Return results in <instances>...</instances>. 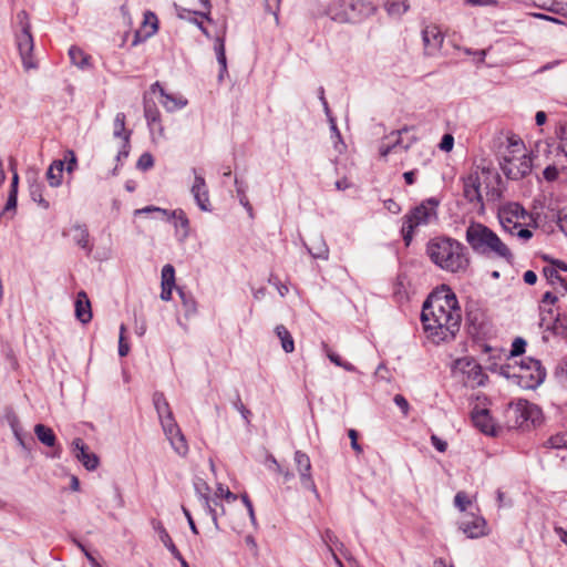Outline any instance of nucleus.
I'll use <instances>...</instances> for the list:
<instances>
[{
    "mask_svg": "<svg viewBox=\"0 0 567 567\" xmlns=\"http://www.w3.org/2000/svg\"><path fill=\"white\" fill-rule=\"evenodd\" d=\"M20 31L16 34L17 47L25 70L34 69L37 65L32 60L33 38L30 32L31 25L28 13L22 10L17 14Z\"/></svg>",
    "mask_w": 567,
    "mask_h": 567,
    "instance_id": "nucleus-6",
    "label": "nucleus"
},
{
    "mask_svg": "<svg viewBox=\"0 0 567 567\" xmlns=\"http://www.w3.org/2000/svg\"><path fill=\"white\" fill-rule=\"evenodd\" d=\"M321 538H322L323 543L327 545L329 551H330V548H333V546H337V545L342 546V544L339 542L338 537L329 529H327L322 534Z\"/></svg>",
    "mask_w": 567,
    "mask_h": 567,
    "instance_id": "nucleus-48",
    "label": "nucleus"
},
{
    "mask_svg": "<svg viewBox=\"0 0 567 567\" xmlns=\"http://www.w3.org/2000/svg\"><path fill=\"white\" fill-rule=\"evenodd\" d=\"M293 460L301 485L318 496V489L311 475V462L309 456L301 451H296Z\"/></svg>",
    "mask_w": 567,
    "mask_h": 567,
    "instance_id": "nucleus-14",
    "label": "nucleus"
},
{
    "mask_svg": "<svg viewBox=\"0 0 567 567\" xmlns=\"http://www.w3.org/2000/svg\"><path fill=\"white\" fill-rule=\"evenodd\" d=\"M153 165H154V159L150 153H143L136 163V167L141 171H147L151 167H153Z\"/></svg>",
    "mask_w": 567,
    "mask_h": 567,
    "instance_id": "nucleus-46",
    "label": "nucleus"
},
{
    "mask_svg": "<svg viewBox=\"0 0 567 567\" xmlns=\"http://www.w3.org/2000/svg\"><path fill=\"white\" fill-rule=\"evenodd\" d=\"M225 33L226 30L221 32V34H218L215 39L214 50L216 53L217 62L220 66L219 70V80H223L224 75L227 73V59H226V51H225Z\"/></svg>",
    "mask_w": 567,
    "mask_h": 567,
    "instance_id": "nucleus-25",
    "label": "nucleus"
},
{
    "mask_svg": "<svg viewBox=\"0 0 567 567\" xmlns=\"http://www.w3.org/2000/svg\"><path fill=\"white\" fill-rule=\"evenodd\" d=\"M327 357L329 358V360L334 363L338 367H341L343 368L344 370L349 371V372H353L355 371V368L353 364H351L350 362H347V361H343L339 354H337L336 352L331 351V350H327Z\"/></svg>",
    "mask_w": 567,
    "mask_h": 567,
    "instance_id": "nucleus-40",
    "label": "nucleus"
},
{
    "mask_svg": "<svg viewBox=\"0 0 567 567\" xmlns=\"http://www.w3.org/2000/svg\"><path fill=\"white\" fill-rule=\"evenodd\" d=\"M515 377L522 380L524 388L534 389L545 380L546 371L538 360L527 358L522 360L519 371L515 373Z\"/></svg>",
    "mask_w": 567,
    "mask_h": 567,
    "instance_id": "nucleus-9",
    "label": "nucleus"
},
{
    "mask_svg": "<svg viewBox=\"0 0 567 567\" xmlns=\"http://www.w3.org/2000/svg\"><path fill=\"white\" fill-rule=\"evenodd\" d=\"M235 184L237 185V194H238V197H239V203L246 208V210L248 212L249 216L252 217L254 216V209H252V206L250 205L247 196H246V193H245V189L241 187V185H239L238 181L236 179L235 181Z\"/></svg>",
    "mask_w": 567,
    "mask_h": 567,
    "instance_id": "nucleus-44",
    "label": "nucleus"
},
{
    "mask_svg": "<svg viewBox=\"0 0 567 567\" xmlns=\"http://www.w3.org/2000/svg\"><path fill=\"white\" fill-rule=\"evenodd\" d=\"M179 299L183 301L185 307V315L189 316L196 311L195 301L193 299H188L179 289Z\"/></svg>",
    "mask_w": 567,
    "mask_h": 567,
    "instance_id": "nucleus-52",
    "label": "nucleus"
},
{
    "mask_svg": "<svg viewBox=\"0 0 567 567\" xmlns=\"http://www.w3.org/2000/svg\"><path fill=\"white\" fill-rule=\"evenodd\" d=\"M499 164L504 175L511 179H520L532 171V158L528 154L502 158Z\"/></svg>",
    "mask_w": 567,
    "mask_h": 567,
    "instance_id": "nucleus-12",
    "label": "nucleus"
},
{
    "mask_svg": "<svg viewBox=\"0 0 567 567\" xmlns=\"http://www.w3.org/2000/svg\"><path fill=\"white\" fill-rule=\"evenodd\" d=\"M547 444L551 449H567V433H559L550 436Z\"/></svg>",
    "mask_w": 567,
    "mask_h": 567,
    "instance_id": "nucleus-41",
    "label": "nucleus"
},
{
    "mask_svg": "<svg viewBox=\"0 0 567 567\" xmlns=\"http://www.w3.org/2000/svg\"><path fill=\"white\" fill-rule=\"evenodd\" d=\"M528 214L517 203H509L504 205L498 212V219L503 229L509 235H515V225L518 223H526Z\"/></svg>",
    "mask_w": 567,
    "mask_h": 567,
    "instance_id": "nucleus-10",
    "label": "nucleus"
},
{
    "mask_svg": "<svg viewBox=\"0 0 567 567\" xmlns=\"http://www.w3.org/2000/svg\"><path fill=\"white\" fill-rule=\"evenodd\" d=\"M75 317L82 323H87L92 319L91 303L84 291H80L76 296Z\"/></svg>",
    "mask_w": 567,
    "mask_h": 567,
    "instance_id": "nucleus-23",
    "label": "nucleus"
},
{
    "mask_svg": "<svg viewBox=\"0 0 567 567\" xmlns=\"http://www.w3.org/2000/svg\"><path fill=\"white\" fill-rule=\"evenodd\" d=\"M63 161H53L47 171V178L52 187H58L62 183Z\"/></svg>",
    "mask_w": 567,
    "mask_h": 567,
    "instance_id": "nucleus-29",
    "label": "nucleus"
},
{
    "mask_svg": "<svg viewBox=\"0 0 567 567\" xmlns=\"http://www.w3.org/2000/svg\"><path fill=\"white\" fill-rule=\"evenodd\" d=\"M516 411L520 412V415L527 421V420H532L533 422L535 421V417H534V414H537L538 413V409L533 405V404H529L528 402H519L517 404V409Z\"/></svg>",
    "mask_w": 567,
    "mask_h": 567,
    "instance_id": "nucleus-38",
    "label": "nucleus"
},
{
    "mask_svg": "<svg viewBox=\"0 0 567 567\" xmlns=\"http://www.w3.org/2000/svg\"><path fill=\"white\" fill-rule=\"evenodd\" d=\"M460 529L468 538H478L486 535V522L476 515H465L460 523Z\"/></svg>",
    "mask_w": 567,
    "mask_h": 567,
    "instance_id": "nucleus-16",
    "label": "nucleus"
},
{
    "mask_svg": "<svg viewBox=\"0 0 567 567\" xmlns=\"http://www.w3.org/2000/svg\"><path fill=\"white\" fill-rule=\"evenodd\" d=\"M153 403L158 414L163 432L169 441L172 447L176 450L177 447L175 445V436L177 435V430L174 413L162 392H155L153 394Z\"/></svg>",
    "mask_w": 567,
    "mask_h": 567,
    "instance_id": "nucleus-8",
    "label": "nucleus"
},
{
    "mask_svg": "<svg viewBox=\"0 0 567 567\" xmlns=\"http://www.w3.org/2000/svg\"><path fill=\"white\" fill-rule=\"evenodd\" d=\"M527 154L524 142L516 135H511L507 137V144L505 151L503 152L502 158H508L513 155L517 157V155Z\"/></svg>",
    "mask_w": 567,
    "mask_h": 567,
    "instance_id": "nucleus-27",
    "label": "nucleus"
},
{
    "mask_svg": "<svg viewBox=\"0 0 567 567\" xmlns=\"http://www.w3.org/2000/svg\"><path fill=\"white\" fill-rule=\"evenodd\" d=\"M439 205L436 198H427L403 217L402 234L406 245L412 240L416 227L437 220Z\"/></svg>",
    "mask_w": 567,
    "mask_h": 567,
    "instance_id": "nucleus-4",
    "label": "nucleus"
},
{
    "mask_svg": "<svg viewBox=\"0 0 567 567\" xmlns=\"http://www.w3.org/2000/svg\"><path fill=\"white\" fill-rule=\"evenodd\" d=\"M465 239L477 255L509 265L514 262L515 257L509 246L484 224L472 221L466 228Z\"/></svg>",
    "mask_w": 567,
    "mask_h": 567,
    "instance_id": "nucleus-3",
    "label": "nucleus"
},
{
    "mask_svg": "<svg viewBox=\"0 0 567 567\" xmlns=\"http://www.w3.org/2000/svg\"><path fill=\"white\" fill-rule=\"evenodd\" d=\"M30 195L31 198L37 202L43 208H49V203L42 196V185L41 184H32L30 185Z\"/></svg>",
    "mask_w": 567,
    "mask_h": 567,
    "instance_id": "nucleus-39",
    "label": "nucleus"
},
{
    "mask_svg": "<svg viewBox=\"0 0 567 567\" xmlns=\"http://www.w3.org/2000/svg\"><path fill=\"white\" fill-rule=\"evenodd\" d=\"M190 192L194 196V199L198 207L204 210H210V202L208 189L205 183V179L202 176H195L194 183L192 185Z\"/></svg>",
    "mask_w": 567,
    "mask_h": 567,
    "instance_id": "nucleus-18",
    "label": "nucleus"
},
{
    "mask_svg": "<svg viewBox=\"0 0 567 567\" xmlns=\"http://www.w3.org/2000/svg\"><path fill=\"white\" fill-rule=\"evenodd\" d=\"M153 528L158 534L161 542L177 557V548L161 522L153 520Z\"/></svg>",
    "mask_w": 567,
    "mask_h": 567,
    "instance_id": "nucleus-32",
    "label": "nucleus"
},
{
    "mask_svg": "<svg viewBox=\"0 0 567 567\" xmlns=\"http://www.w3.org/2000/svg\"><path fill=\"white\" fill-rule=\"evenodd\" d=\"M34 433H35L38 440L42 444L50 446V447L55 445L56 436H55L54 432L52 431V429H50L43 424H37L34 426Z\"/></svg>",
    "mask_w": 567,
    "mask_h": 567,
    "instance_id": "nucleus-30",
    "label": "nucleus"
},
{
    "mask_svg": "<svg viewBox=\"0 0 567 567\" xmlns=\"http://www.w3.org/2000/svg\"><path fill=\"white\" fill-rule=\"evenodd\" d=\"M431 442L439 452H445L447 449V443L436 435L431 436Z\"/></svg>",
    "mask_w": 567,
    "mask_h": 567,
    "instance_id": "nucleus-61",
    "label": "nucleus"
},
{
    "mask_svg": "<svg viewBox=\"0 0 567 567\" xmlns=\"http://www.w3.org/2000/svg\"><path fill=\"white\" fill-rule=\"evenodd\" d=\"M526 223H518L515 225V235L522 241L526 243L533 237V233L525 227Z\"/></svg>",
    "mask_w": 567,
    "mask_h": 567,
    "instance_id": "nucleus-45",
    "label": "nucleus"
},
{
    "mask_svg": "<svg viewBox=\"0 0 567 567\" xmlns=\"http://www.w3.org/2000/svg\"><path fill=\"white\" fill-rule=\"evenodd\" d=\"M348 435L351 440V447L357 452V453H362V447L361 445L358 443V432L353 429L349 430L348 432Z\"/></svg>",
    "mask_w": 567,
    "mask_h": 567,
    "instance_id": "nucleus-59",
    "label": "nucleus"
},
{
    "mask_svg": "<svg viewBox=\"0 0 567 567\" xmlns=\"http://www.w3.org/2000/svg\"><path fill=\"white\" fill-rule=\"evenodd\" d=\"M557 223L560 230L567 236V207L559 212Z\"/></svg>",
    "mask_w": 567,
    "mask_h": 567,
    "instance_id": "nucleus-57",
    "label": "nucleus"
},
{
    "mask_svg": "<svg viewBox=\"0 0 567 567\" xmlns=\"http://www.w3.org/2000/svg\"><path fill=\"white\" fill-rule=\"evenodd\" d=\"M410 8L408 0H393L385 3V9L391 16H401Z\"/></svg>",
    "mask_w": 567,
    "mask_h": 567,
    "instance_id": "nucleus-35",
    "label": "nucleus"
},
{
    "mask_svg": "<svg viewBox=\"0 0 567 567\" xmlns=\"http://www.w3.org/2000/svg\"><path fill=\"white\" fill-rule=\"evenodd\" d=\"M526 341L523 338H516L512 343L511 355L518 357L525 352Z\"/></svg>",
    "mask_w": 567,
    "mask_h": 567,
    "instance_id": "nucleus-49",
    "label": "nucleus"
},
{
    "mask_svg": "<svg viewBox=\"0 0 567 567\" xmlns=\"http://www.w3.org/2000/svg\"><path fill=\"white\" fill-rule=\"evenodd\" d=\"M130 148H131L130 141L123 142L122 147L116 155V161L121 162L122 159H125L130 154Z\"/></svg>",
    "mask_w": 567,
    "mask_h": 567,
    "instance_id": "nucleus-60",
    "label": "nucleus"
},
{
    "mask_svg": "<svg viewBox=\"0 0 567 567\" xmlns=\"http://www.w3.org/2000/svg\"><path fill=\"white\" fill-rule=\"evenodd\" d=\"M410 128L408 126L402 127L401 130L393 131L389 135H386L379 145V153L381 157H386L391 152L395 151L398 147L408 151L412 143L416 141V137H412L411 141L406 144H403L402 134L408 133Z\"/></svg>",
    "mask_w": 567,
    "mask_h": 567,
    "instance_id": "nucleus-13",
    "label": "nucleus"
},
{
    "mask_svg": "<svg viewBox=\"0 0 567 567\" xmlns=\"http://www.w3.org/2000/svg\"><path fill=\"white\" fill-rule=\"evenodd\" d=\"M269 462L274 466L275 471L284 476L286 482H289L290 480L293 478V474L288 470H284L274 456L269 457Z\"/></svg>",
    "mask_w": 567,
    "mask_h": 567,
    "instance_id": "nucleus-50",
    "label": "nucleus"
},
{
    "mask_svg": "<svg viewBox=\"0 0 567 567\" xmlns=\"http://www.w3.org/2000/svg\"><path fill=\"white\" fill-rule=\"evenodd\" d=\"M393 400H394V403L401 409L403 414L408 415L410 405H409V402L406 401V399L401 394H396Z\"/></svg>",
    "mask_w": 567,
    "mask_h": 567,
    "instance_id": "nucleus-56",
    "label": "nucleus"
},
{
    "mask_svg": "<svg viewBox=\"0 0 567 567\" xmlns=\"http://www.w3.org/2000/svg\"><path fill=\"white\" fill-rule=\"evenodd\" d=\"M72 238L74 243L90 255L93 250V246L90 244V234L86 225L75 224L71 228Z\"/></svg>",
    "mask_w": 567,
    "mask_h": 567,
    "instance_id": "nucleus-24",
    "label": "nucleus"
},
{
    "mask_svg": "<svg viewBox=\"0 0 567 567\" xmlns=\"http://www.w3.org/2000/svg\"><path fill=\"white\" fill-rule=\"evenodd\" d=\"M158 95L159 102L168 112H173L177 107V100L167 95L158 82L151 86V91L144 95V116L151 127L157 122L159 112L156 107L153 96Z\"/></svg>",
    "mask_w": 567,
    "mask_h": 567,
    "instance_id": "nucleus-7",
    "label": "nucleus"
},
{
    "mask_svg": "<svg viewBox=\"0 0 567 567\" xmlns=\"http://www.w3.org/2000/svg\"><path fill=\"white\" fill-rule=\"evenodd\" d=\"M374 12V4L364 0H337L328 9L330 18L340 23L355 22Z\"/></svg>",
    "mask_w": 567,
    "mask_h": 567,
    "instance_id": "nucleus-5",
    "label": "nucleus"
},
{
    "mask_svg": "<svg viewBox=\"0 0 567 567\" xmlns=\"http://www.w3.org/2000/svg\"><path fill=\"white\" fill-rule=\"evenodd\" d=\"M243 502H244L245 506L247 507L251 523L256 524V516H255L252 503L250 502L249 497L247 495H243Z\"/></svg>",
    "mask_w": 567,
    "mask_h": 567,
    "instance_id": "nucleus-62",
    "label": "nucleus"
},
{
    "mask_svg": "<svg viewBox=\"0 0 567 567\" xmlns=\"http://www.w3.org/2000/svg\"><path fill=\"white\" fill-rule=\"evenodd\" d=\"M161 279V299L168 301L172 299V290L175 287V268L173 265L167 264L163 267Z\"/></svg>",
    "mask_w": 567,
    "mask_h": 567,
    "instance_id": "nucleus-21",
    "label": "nucleus"
},
{
    "mask_svg": "<svg viewBox=\"0 0 567 567\" xmlns=\"http://www.w3.org/2000/svg\"><path fill=\"white\" fill-rule=\"evenodd\" d=\"M455 370L465 375V384L475 388L484 385L487 375L483 372L482 367L472 358L465 357L455 361Z\"/></svg>",
    "mask_w": 567,
    "mask_h": 567,
    "instance_id": "nucleus-11",
    "label": "nucleus"
},
{
    "mask_svg": "<svg viewBox=\"0 0 567 567\" xmlns=\"http://www.w3.org/2000/svg\"><path fill=\"white\" fill-rule=\"evenodd\" d=\"M543 174H544V177H545V179H546V181H548V182H553V181L557 179V177H558V175H559V172H558V169H557V167H556V166H554V165H548V166L544 169Z\"/></svg>",
    "mask_w": 567,
    "mask_h": 567,
    "instance_id": "nucleus-55",
    "label": "nucleus"
},
{
    "mask_svg": "<svg viewBox=\"0 0 567 567\" xmlns=\"http://www.w3.org/2000/svg\"><path fill=\"white\" fill-rule=\"evenodd\" d=\"M202 6V10L195 11V14L200 16L202 19H206L208 22H212L209 17L210 14V2L209 0H199Z\"/></svg>",
    "mask_w": 567,
    "mask_h": 567,
    "instance_id": "nucleus-53",
    "label": "nucleus"
},
{
    "mask_svg": "<svg viewBox=\"0 0 567 567\" xmlns=\"http://www.w3.org/2000/svg\"><path fill=\"white\" fill-rule=\"evenodd\" d=\"M471 504V499L465 492H458L454 497V505L462 512Z\"/></svg>",
    "mask_w": 567,
    "mask_h": 567,
    "instance_id": "nucleus-47",
    "label": "nucleus"
},
{
    "mask_svg": "<svg viewBox=\"0 0 567 567\" xmlns=\"http://www.w3.org/2000/svg\"><path fill=\"white\" fill-rule=\"evenodd\" d=\"M472 420L474 425L480 429L483 433L494 435L495 426L489 415V412L485 409L474 410L472 412Z\"/></svg>",
    "mask_w": 567,
    "mask_h": 567,
    "instance_id": "nucleus-22",
    "label": "nucleus"
},
{
    "mask_svg": "<svg viewBox=\"0 0 567 567\" xmlns=\"http://www.w3.org/2000/svg\"><path fill=\"white\" fill-rule=\"evenodd\" d=\"M426 255L440 269L452 274H465L471 264L467 248L447 236L430 239L426 244Z\"/></svg>",
    "mask_w": 567,
    "mask_h": 567,
    "instance_id": "nucleus-2",
    "label": "nucleus"
},
{
    "mask_svg": "<svg viewBox=\"0 0 567 567\" xmlns=\"http://www.w3.org/2000/svg\"><path fill=\"white\" fill-rule=\"evenodd\" d=\"M280 2L281 0H266L267 10L274 13L276 18L280 7Z\"/></svg>",
    "mask_w": 567,
    "mask_h": 567,
    "instance_id": "nucleus-64",
    "label": "nucleus"
},
{
    "mask_svg": "<svg viewBox=\"0 0 567 567\" xmlns=\"http://www.w3.org/2000/svg\"><path fill=\"white\" fill-rule=\"evenodd\" d=\"M424 331L434 343L453 340L460 330L462 312L456 296L445 286L433 291L421 313Z\"/></svg>",
    "mask_w": 567,
    "mask_h": 567,
    "instance_id": "nucleus-1",
    "label": "nucleus"
},
{
    "mask_svg": "<svg viewBox=\"0 0 567 567\" xmlns=\"http://www.w3.org/2000/svg\"><path fill=\"white\" fill-rule=\"evenodd\" d=\"M62 161H63V164L66 163V172L68 173H72L76 169L78 159H76L75 153L72 150H66L64 152V157Z\"/></svg>",
    "mask_w": 567,
    "mask_h": 567,
    "instance_id": "nucleus-43",
    "label": "nucleus"
},
{
    "mask_svg": "<svg viewBox=\"0 0 567 567\" xmlns=\"http://www.w3.org/2000/svg\"><path fill=\"white\" fill-rule=\"evenodd\" d=\"M554 307L539 305V326L546 329L553 328L555 324Z\"/></svg>",
    "mask_w": 567,
    "mask_h": 567,
    "instance_id": "nucleus-33",
    "label": "nucleus"
},
{
    "mask_svg": "<svg viewBox=\"0 0 567 567\" xmlns=\"http://www.w3.org/2000/svg\"><path fill=\"white\" fill-rule=\"evenodd\" d=\"M6 419L16 436V439L19 441L21 445H24L22 437H21V427H20V421L17 414L13 411H8L6 414Z\"/></svg>",
    "mask_w": 567,
    "mask_h": 567,
    "instance_id": "nucleus-36",
    "label": "nucleus"
},
{
    "mask_svg": "<svg viewBox=\"0 0 567 567\" xmlns=\"http://www.w3.org/2000/svg\"><path fill=\"white\" fill-rule=\"evenodd\" d=\"M135 213L136 214L155 213V214H157V218H159L162 220H168L171 217L175 218V216H176V210H173L171 214H168L167 210L158 208V207H153V206H147L142 209H137Z\"/></svg>",
    "mask_w": 567,
    "mask_h": 567,
    "instance_id": "nucleus-37",
    "label": "nucleus"
},
{
    "mask_svg": "<svg viewBox=\"0 0 567 567\" xmlns=\"http://www.w3.org/2000/svg\"><path fill=\"white\" fill-rule=\"evenodd\" d=\"M74 457L82 463L87 471H94L100 464L99 456L95 453L89 452L82 439H74L72 442Z\"/></svg>",
    "mask_w": 567,
    "mask_h": 567,
    "instance_id": "nucleus-15",
    "label": "nucleus"
},
{
    "mask_svg": "<svg viewBox=\"0 0 567 567\" xmlns=\"http://www.w3.org/2000/svg\"><path fill=\"white\" fill-rule=\"evenodd\" d=\"M439 146H440V150H442L444 152L452 151V148L454 146V137L451 134H445L442 137V141Z\"/></svg>",
    "mask_w": 567,
    "mask_h": 567,
    "instance_id": "nucleus-54",
    "label": "nucleus"
},
{
    "mask_svg": "<svg viewBox=\"0 0 567 567\" xmlns=\"http://www.w3.org/2000/svg\"><path fill=\"white\" fill-rule=\"evenodd\" d=\"M71 62L80 69L89 66L90 56L85 54L80 48L71 47L69 50Z\"/></svg>",
    "mask_w": 567,
    "mask_h": 567,
    "instance_id": "nucleus-34",
    "label": "nucleus"
},
{
    "mask_svg": "<svg viewBox=\"0 0 567 567\" xmlns=\"http://www.w3.org/2000/svg\"><path fill=\"white\" fill-rule=\"evenodd\" d=\"M309 254L316 259L327 260L329 257V248L326 244L322 235H315L310 239V245L308 246Z\"/></svg>",
    "mask_w": 567,
    "mask_h": 567,
    "instance_id": "nucleus-26",
    "label": "nucleus"
},
{
    "mask_svg": "<svg viewBox=\"0 0 567 567\" xmlns=\"http://www.w3.org/2000/svg\"><path fill=\"white\" fill-rule=\"evenodd\" d=\"M557 300L558 298L555 295L547 291L546 293H544L540 305L554 307Z\"/></svg>",
    "mask_w": 567,
    "mask_h": 567,
    "instance_id": "nucleus-63",
    "label": "nucleus"
},
{
    "mask_svg": "<svg viewBox=\"0 0 567 567\" xmlns=\"http://www.w3.org/2000/svg\"><path fill=\"white\" fill-rule=\"evenodd\" d=\"M275 332L279 340L281 341V347L285 350V352H292L295 350V342L288 329L285 326L279 324L276 327Z\"/></svg>",
    "mask_w": 567,
    "mask_h": 567,
    "instance_id": "nucleus-31",
    "label": "nucleus"
},
{
    "mask_svg": "<svg viewBox=\"0 0 567 567\" xmlns=\"http://www.w3.org/2000/svg\"><path fill=\"white\" fill-rule=\"evenodd\" d=\"M17 190H13V192H9V196H8V199H7V204L1 213V216L13 210L16 212V208H17Z\"/></svg>",
    "mask_w": 567,
    "mask_h": 567,
    "instance_id": "nucleus-51",
    "label": "nucleus"
},
{
    "mask_svg": "<svg viewBox=\"0 0 567 567\" xmlns=\"http://www.w3.org/2000/svg\"><path fill=\"white\" fill-rule=\"evenodd\" d=\"M126 116L124 113L120 112L115 115L113 122V135L116 138H122L123 142L131 141L132 131L125 128Z\"/></svg>",
    "mask_w": 567,
    "mask_h": 567,
    "instance_id": "nucleus-28",
    "label": "nucleus"
},
{
    "mask_svg": "<svg viewBox=\"0 0 567 567\" xmlns=\"http://www.w3.org/2000/svg\"><path fill=\"white\" fill-rule=\"evenodd\" d=\"M424 51L427 55L436 54L444 41V35L436 25H427L422 31Z\"/></svg>",
    "mask_w": 567,
    "mask_h": 567,
    "instance_id": "nucleus-17",
    "label": "nucleus"
},
{
    "mask_svg": "<svg viewBox=\"0 0 567 567\" xmlns=\"http://www.w3.org/2000/svg\"><path fill=\"white\" fill-rule=\"evenodd\" d=\"M553 330L567 338V315H557Z\"/></svg>",
    "mask_w": 567,
    "mask_h": 567,
    "instance_id": "nucleus-42",
    "label": "nucleus"
},
{
    "mask_svg": "<svg viewBox=\"0 0 567 567\" xmlns=\"http://www.w3.org/2000/svg\"><path fill=\"white\" fill-rule=\"evenodd\" d=\"M481 182L477 173H473L463 178L464 197L471 203H482Z\"/></svg>",
    "mask_w": 567,
    "mask_h": 567,
    "instance_id": "nucleus-19",
    "label": "nucleus"
},
{
    "mask_svg": "<svg viewBox=\"0 0 567 567\" xmlns=\"http://www.w3.org/2000/svg\"><path fill=\"white\" fill-rule=\"evenodd\" d=\"M464 4L465 6H472V7H475V6L497 7L498 6V1L497 0H465Z\"/></svg>",
    "mask_w": 567,
    "mask_h": 567,
    "instance_id": "nucleus-58",
    "label": "nucleus"
},
{
    "mask_svg": "<svg viewBox=\"0 0 567 567\" xmlns=\"http://www.w3.org/2000/svg\"><path fill=\"white\" fill-rule=\"evenodd\" d=\"M157 17L151 11L144 13L143 29L137 30L134 35L133 44L136 45L141 41L152 37L157 31Z\"/></svg>",
    "mask_w": 567,
    "mask_h": 567,
    "instance_id": "nucleus-20",
    "label": "nucleus"
}]
</instances>
